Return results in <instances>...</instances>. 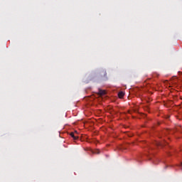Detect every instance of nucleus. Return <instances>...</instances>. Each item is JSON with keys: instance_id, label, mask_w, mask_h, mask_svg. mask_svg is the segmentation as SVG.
<instances>
[{"instance_id": "423d86ee", "label": "nucleus", "mask_w": 182, "mask_h": 182, "mask_svg": "<svg viewBox=\"0 0 182 182\" xmlns=\"http://www.w3.org/2000/svg\"><path fill=\"white\" fill-rule=\"evenodd\" d=\"M157 146H161V143H157Z\"/></svg>"}, {"instance_id": "f03ea898", "label": "nucleus", "mask_w": 182, "mask_h": 182, "mask_svg": "<svg viewBox=\"0 0 182 182\" xmlns=\"http://www.w3.org/2000/svg\"><path fill=\"white\" fill-rule=\"evenodd\" d=\"M98 95L100 96H105V95H106V91L103 90H98Z\"/></svg>"}, {"instance_id": "0eeeda50", "label": "nucleus", "mask_w": 182, "mask_h": 182, "mask_svg": "<svg viewBox=\"0 0 182 182\" xmlns=\"http://www.w3.org/2000/svg\"><path fill=\"white\" fill-rule=\"evenodd\" d=\"M181 170H182V162H181Z\"/></svg>"}, {"instance_id": "39448f33", "label": "nucleus", "mask_w": 182, "mask_h": 182, "mask_svg": "<svg viewBox=\"0 0 182 182\" xmlns=\"http://www.w3.org/2000/svg\"><path fill=\"white\" fill-rule=\"evenodd\" d=\"M95 154H99L100 153V150H97L95 151V152H94Z\"/></svg>"}, {"instance_id": "20e7f679", "label": "nucleus", "mask_w": 182, "mask_h": 182, "mask_svg": "<svg viewBox=\"0 0 182 182\" xmlns=\"http://www.w3.org/2000/svg\"><path fill=\"white\" fill-rule=\"evenodd\" d=\"M123 96H124V92H123L122 91L118 93V97H119V99L123 98Z\"/></svg>"}, {"instance_id": "7ed1b4c3", "label": "nucleus", "mask_w": 182, "mask_h": 182, "mask_svg": "<svg viewBox=\"0 0 182 182\" xmlns=\"http://www.w3.org/2000/svg\"><path fill=\"white\" fill-rule=\"evenodd\" d=\"M70 136H71L74 140H77V139H79V136H77V135L75 134L73 132H71Z\"/></svg>"}, {"instance_id": "f257e3e1", "label": "nucleus", "mask_w": 182, "mask_h": 182, "mask_svg": "<svg viewBox=\"0 0 182 182\" xmlns=\"http://www.w3.org/2000/svg\"><path fill=\"white\" fill-rule=\"evenodd\" d=\"M100 75L102 79H107V73L105 70H102L100 73Z\"/></svg>"}]
</instances>
